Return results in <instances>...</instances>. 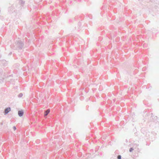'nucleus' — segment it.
I'll list each match as a JSON object with an SVG mask.
<instances>
[{"instance_id":"obj_12","label":"nucleus","mask_w":159,"mask_h":159,"mask_svg":"<svg viewBox=\"0 0 159 159\" xmlns=\"http://www.w3.org/2000/svg\"><path fill=\"white\" fill-rule=\"evenodd\" d=\"M1 56L0 55V58L1 57Z\"/></svg>"},{"instance_id":"obj_8","label":"nucleus","mask_w":159,"mask_h":159,"mask_svg":"<svg viewBox=\"0 0 159 159\" xmlns=\"http://www.w3.org/2000/svg\"><path fill=\"white\" fill-rule=\"evenodd\" d=\"M134 150V148H133V147H132V148H131L130 149H129V151L130 152H132L133 150Z\"/></svg>"},{"instance_id":"obj_5","label":"nucleus","mask_w":159,"mask_h":159,"mask_svg":"<svg viewBox=\"0 0 159 159\" xmlns=\"http://www.w3.org/2000/svg\"><path fill=\"white\" fill-rule=\"evenodd\" d=\"M132 144H131L130 145V146H132L134 148H136L137 147L139 146L138 144H137L136 143H135L134 144V145H132Z\"/></svg>"},{"instance_id":"obj_6","label":"nucleus","mask_w":159,"mask_h":159,"mask_svg":"<svg viewBox=\"0 0 159 159\" xmlns=\"http://www.w3.org/2000/svg\"><path fill=\"white\" fill-rule=\"evenodd\" d=\"M19 3H20L21 5H23L25 3V1L22 0H20L19 1Z\"/></svg>"},{"instance_id":"obj_2","label":"nucleus","mask_w":159,"mask_h":159,"mask_svg":"<svg viewBox=\"0 0 159 159\" xmlns=\"http://www.w3.org/2000/svg\"><path fill=\"white\" fill-rule=\"evenodd\" d=\"M11 110V108L8 107L6 108L4 110V113L5 115L7 114Z\"/></svg>"},{"instance_id":"obj_9","label":"nucleus","mask_w":159,"mask_h":159,"mask_svg":"<svg viewBox=\"0 0 159 159\" xmlns=\"http://www.w3.org/2000/svg\"><path fill=\"white\" fill-rule=\"evenodd\" d=\"M117 158L118 159H121V155H119L117 156Z\"/></svg>"},{"instance_id":"obj_11","label":"nucleus","mask_w":159,"mask_h":159,"mask_svg":"<svg viewBox=\"0 0 159 159\" xmlns=\"http://www.w3.org/2000/svg\"><path fill=\"white\" fill-rule=\"evenodd\" d=\"M1 125H3V123H1Z\"/></svg>"},{"instance_id":"obj_7","label":"nucleus","mask_w":159,"mask_h":159,"mask_svg":"<svg viewBox=\"0 0 159 159\" xmlns=\"http://www.w3.org/2000/svg\"><path fill=\"white\" fill-rule=\"evenodd\" d=\"M23 94L22 93H20L18 95V97L19 98H21L23 96Z\"/></svg>"},{"instance_id":"obj_1","label":"nucleus","mask_w":159,"mask_h":159,"mask_svg":"<svg viewBox=\"0 0 159 159\" xmlns=\"http://www.w3.org/2000/svg\"><path fill=\"white\" fill-rule=\"evenodd\" d=\"M16 45L19 49H22L24 46V43L21 41H18L16 42Z\"/></svg>"},{"instance_id":"obj_10","label":"nucleus","mask_w":159,"mask_h":159,"mask_svg":"<svg viewBox=\"0 0 159 159\" xmlns=\"http://www.w3.org/2000/svg\"><path fill=\"white\" fill-rule=\"evenodd\" d=\"M13 129L14 130H16V127L15 126H14L13 127Z\"/></svg>"},{"instance_id":"obj_3","label":"nucleus","mask_w":159,"mask_h":159,"mask_svg":"<svg viewBox=\"0 0 159 159\" xmlns=\"http://www.w3.org/2000/svg\"><path fill=\"white\" fill-rule=\"evenodd\" d=\"M24 114V112L23 110L19 111H18V115L19 116H22Z\"/></svg>"},{"instance_id":"obj_4","label":"nucleus","mask_w":159,"mask_h":159,"mask_svg":"<svg viewBox=\"0 0 159 159\" xmlns=\"http://www.w3.org/2000/svg\"><path fill=\"white\" fill-rule=\"evenodd\" d=\"M50 110L49 109H48L47 110H46L44 111V116L46 117L47 116L48 114L50 112Z\"/></svg>"}]
</instances>
